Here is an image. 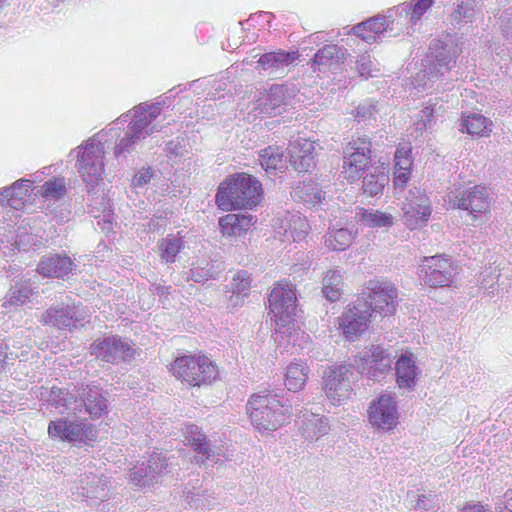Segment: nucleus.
Listing matches in <instances>:
<instances>
[{
	"instance_id": "f257e3e1",
	"label": "nucleus",
	"mask_w": 512,
	"mask_h": 512,
	"mask_svg": "<svg viewBox=\"0 0 512 512\" xmlns=\"http://www.w3.org/2000/svg\"><path fill=\"white\" fill-rule=\"evenodd\" d=\"M430 50L431 56L427 58V64L412 80V85L418 92L432 89L435 82L443 79L445 74L450 72L462 47L458 39L446 36L442 40H434Z\"/></svg>"
},
{
	"instance_id": "f03ea898",
	"label": "nucleus",
	"mask_w": 512,
	"mask_h": 512,
	"mask_svg": "<svg viewBox=\"0 0 512 512\" xmlns=\"http://www.w3.org/2000/svg\"><path fill=\"white\" fill-rule=\"evenodd\" d=\"M262 198L261 183L251 175L239 173L221 183L216 203L223 211L253 208Z\"/></svg>"
},
{
	"instance_id": "7ed1b4c3",
	"label": "nucleus",
	"mask_w": 512,
	"mask_h": 512,
	"mask_svg": "<svg viewBox=\"0 0 512 512\" xmlns=\"http://www.w3.org/2000/svg\"><path fill=\"white\" fill-rule=\"evenodd\" d=\"M247 411L252 425L261 433L276 431L292 415V407L271 392L252 395L247 403Z\"/></svg>"
},
{
	"instance_id": "20e7f679",
	"label": "nucleus",
	"mask_w": 512,
	"mask_h": 512,
	"mask_svg": "<svg viewBox=\"0 0 512 512\" xmlns=\"http://www.w3.org/2000/svg\"><path fill=\"white\" fill-rule=\"evenodd\" d=\"M105 133H97L77 147L76 168L87 187L103 179L106 154Z\"/></svg>"
},
{
	"instance_id": "39448f33",
	"label": "nucleus",
	"mask_w": 512,
	"mask_h": 512,
	"mask_svg": "<svg viewBox=\"0 0 512 512\" xmlns=\"http://www.w3.org/2000/svg\"><path fill=\"white\" fill-rule=\"evenodd\" d=\"M170 371L181 382L192 387L210 385L218 379L219 369L205 355H183L171 364Z\"/></svg>"
},
{
	"instance_id": "423d86ee",
	"label": "nucleus",
	"mask_w": 512,
	"mask_h": 512,
	"mask_svg": "<svg viewBox=\"0 0 512 512\" xmlns=\"http://www.w3.org/2000/svg\"><path fill=\"white\" fill-rule=\"evenodd\" d=\"M297 297L293 284L279 281L269 295V310L279 329L291 323L297 311Z\"/></svg>"
},
{
	"instance_id": "0eeeda50",
	"label": "nucleus",
	"mask_w": 512,
	"mask_h": 512,
	"mask_svg": "<svg viewBox=\"0 0 512 512\" xmlns=\"http://www.w3.org/2000/svg\"><path fill=\"white\" fill-rule=\"evenodd\" d=\"M48 435L53 440L88 444L96 440L97 430L86 420L64 417L50 421Z\"/></svg>"
},
{
	"instance_id": "6e6552de",
	"label": "nucleus",
	"mask_w": 512,
	"mask_h": 512,
	"mask_svg": "<svg viewBox=\"0 0 512 512\" xmlns=\"http://www.w3.org/2000/svg\"><path fill=\"white\" fill-rule=\"evenodd\" d=\"M449 203L453 208H459L468 212L473 225L478 220L486 217L490 210V198L486 187L475 185L461 193L451 192Z\"/></svg>"
},
{
	"instance_id": "1a4fd4ad",
	"label": "nucleus",
	"mask_w": 512,
	"mask_h": 512,
	"mask_svg": "<svg viewBox=\"0 0 512 512\" xmlns=\"http://www.w3.org/2000/svg\"><path fill=\"white\" fill-rule=\"evenodd\" d=\"M90 353L97 359L116 364L134 357L135 348L132 343L117 335H104L90 345Z\"/></svg>"
},
{
	"instance_id": "9d476101",
	"label": "nucleus",
	"mask_w": 512,
	"mask_h": 512,
	"mask_svg": "<svg viewBox=\"0 0 512 512\" xmlns=\"http://www.w3.org/2000/svg\"><path fill=\"white\" fill-rule=\"evenodd\" d=\"M393 355L380 346H372L355 357V365L361 374L372 381L385 378L391 369Z\"/></svg>"
},
{
	"instance_id": "9b49d317",
	"label": "nucleus",
	"mask_w": 512,
	"mask_h": 512,
	"mask_svg": "<svg viewBox=\"0 0 512 512\" xmlns=\"http://www.w3.org/2000/svg\"><path fill=\"white\" fill-rule=\"evenodd\" d=\"M371 307L364 296H361L348 305L338 318L339 328L348 340H355L367 329L371 318Z\"/></svg>"
},
{
	"instance_id": "f8f14e48",
	"label": "nucleus",
	"mask_w": 512,
	"mask_h": 512,
	"mask_svg": "<svg viewBox=\"0 0 512 512\" xmlns=\"http://www.w3.org/2000/svg\"><path fill=\"white\" fill-rule=\"evenodd\" d=\"M456 274L452 260L440 255L424 257L420 265V276L430 287L450 286Z\"/></svg>"
},
{
	"instance_id": "ddd939ff",
	"label": "nucleus",
	"mask_w": 512,
	"mask_h": 512,
	"mask_svg": "<svg viewBox=\"0 0 512 512\" xmlns=\"http://www.w3.org/2000/svg\"><path fill=\"white\" fill-rule=\"evenodd\" d=\"M353 370L347 365H338L325 372L324 392L333 405L347 400L352 393Z\"/></svg>"
},
{
	"instance_id": "4468645a",
	"label": "nucleus",
	"mask_w": 512,
	"mask_h": 512,
	"mask_svg": "<svg viewBox=\"0 0 512 512\" xmlns=\"http://www.w3.org/2000/svg\"><path fill=\"white\" fill-rule=\"evenodd\" d=\"M367 414L372 427L383 431L393 430L399 420L398 406L394 395L383 393L371 401Z\"/></svg>"
},
{
	"instance_id": "2eb2a0df",
	"label": "nucleus",
	"mask_w": 512,
	"mask_h": 512,
	"mask_svg": "<svg viewBox=\"0 0 512 512\" xmlns=\"http://www.w3.org/2000/svg\"><path fill=\"white\" fill-rule=\"evenodd\" d=\"M370 153L371 143L365 136L353 139L348 143L342 170L347 181L352 183L361 177V172L369 163Z\"/></svg>"
},
{
	"instance_id": "dca6fc26",
	"label": "nucleus",
	"mask_w": 512,
	"mask_h": 512,
	"mask_svg": "<svg viewBox=\"0 0 512 512\" xmlns=\"http://www.w3.org/2000/svg\"><path fill=\"white\" fill-rule=\"evenodd\" d=\"M395 16L393 8L389 9L386 15H377L355 25L351 32L368 44L386 37L396 36L397 33H394Z\"/></svg>"
},
{
	"instance_id": "f3484780",
	"label": "nucleus",
	"mask_w": 512,
	"mask_h": 512,
	"mask_svg": "<svg viewBox=\"0 0 512 512\" xmlns=\"http://www.w3.org/2000/svg\"><path fill=\"white\" fill-rule=\"evenodd\" d=\"M402 210L403 221L411 230L425 225L432 211L428 196L419 188L409 190Z\"/></svg>"
},
{
	"instance_id": "a211bd4d",
	"label": "nucleus",
	"mask_w": 512,
	"mask_h": 512,
	"mask_svg": "<svg viewBox=\"0 0 512 512\" xmlns=\"http://www.w3.org/2000/svg\"><path fill=\"white\" fill-rule=\"evenodd\" d=\"M367 297H364L368 304H371V316L379 313L384 316L394 313L397 299L396 287L388 281L370 280L367 283Z\"/></svg>"
},
{
	"instance_id": "6ab92c4d",
	"label": "nucleus",
	"mask_w": 512,
	"mask_h": 512,
	"mask_svg": "<svg viewBox=\"0 0 512 512\" xmlns=\"http://www.w3.org/2000/svg\"><path fill=\"white\" fill-rule=\"evenodd\" d=\"M298 90L294 85L274 84L259 101L261 111L270 116H276L294 104Z\"/></svg>"
},
{
	"instance_id": "aec40b11",
	"label": "nucleus",
	"mask_w": 512,
	"mask_h": 512,
	"mask_svg": "<svg viewBox=\"0 0 512 512\" xmlns=\"http://www.w3.org/2000/svg\"><path fill=\"white\" fill-rule=\"evenodd\" d=\"M163 104V102H144L133 108V119L130 125L136 130L137 137L146 138L162 128L156 120L161 115Z\"/></svg>"
},
{
	"instance_id": "412c9836",
	"label": "nucleus",
	"mask_w": 512,
	"mask_h": 512,
	"mask_svg": "<svg viewBox=\"0 0 512 512\" xmlns=\"http://www.w3.org/2000/svg\"><path fill=\"white\" fill-rule=\"evenodd\" d=\"M298 52H286L283 50L263 54L258 60L260 68L267 76L282 78L288 74L290 68L298 60Z\"/></svg>"
},
{
	"instance_id": "4be33fe9",
	"label": "nucleus",
	"mask_w": 512,
	"mask_h": 512,
	"mask_svg": "<svg viewBox=\"0 0 512 512\" xmlns=\"http://www.w3.org/2000/svg\"><path fill=\"white\" fill-rule=\"evenodd\" d=\"M310 229L307 219L299 212H287L275 225L276 234L282 242H301Z\"/></svg>"
},
{
	"instance_id": "5701e85b",
	"label": "nucleus",
	"mask_w": 512,
	"mask_h": 512,
	"mask_svg": "<svg viewBox=\"0 0 512 512\" xmlns=\"http://www.w3.org/2000/svg\"><path fill=\"white\" fill-rule=\"evenodd\" d=\"M73 489L90 500L104 501L109 497L110 480L101 473L86 472L79 477Z\"/></svg>"
},
{
	"instance_id": "b1692460",
	"label": "nucleus",
	"mask_w": 512,
	"mask_h": 512,
	"mask_svg": "<svg viewBox=\"0 0 512 512\" xmlns=\"http://www.w3.org/2000/svg\"><path fill=\"white\" fill-rule=\"evenodd\" d=\"M40 400L55 408L60 414L77 415L81 413V402H78L77 394L62 388L44 389L40 394Z\"/></svg>"
},
{
	"instance_id": "393cba45",
	"label": "nucleus",
	"mask_w": 512,
	"mask_h": 512,
	"mask_svg": "<svg viewBox=\"0 0 512 512\" xmlns=\"http://www.w3.org/2000/svg\"><path fill=\"white\" fill-rule=\"evenodd\" d=\"M185 439L188 444L197 453L196 460L205 464L209 461L218 463L221 450L218 447H211L207 442L205 435L200 431L198 426L189 424L184 431Z\"/></svg>"
},
{
	"instance_id": "a878e982",
	"label": "nucleus",
	"mask_w": 512,
	"mask_h": 512,
	"mask_svg": "<svg viewBox=\"0 0 512 512\" xmlns=\"http://www.w3.org/2000/svg\"><path fill=\"white\" fill-rule=\"evenodd\" d=\"M315 147L312 141L299 138L290 143L288 153L290 162L300 172L308 171L314 166Z\"/></svg>"
},
{
	"instance_id": "bb28decb",
	"label": "nucleus",
	"mask_w": 512,
	"mask_h": 512,
	"mask_svg": "<svg viewBox=\"0 0 512 512\" xmlns=\"http://www.w3.org/2000/svg\"><path fill=\"white\" fill-rule=\"evenodd\" d=\"M347 60L346 50L335 45H325L314 56V65L320 72L331 71L337 73L341 65Z\"/></svg>"
},
{
	"instance_id": "cd10ccee",
	"label": "nucleus",
	"mask_w": 512,
	"mask_h": 512,
	"mask_svg": "<svg viewBox=\"0 0 512 512\" xmlns=\"http://www.w3.org/2000/svg\"><path fill=\"white\" fill-rule=\"evenodd\" d=\"M418 373V367L411 353L402 354L395 363L396 383L401 390L413 391Z\"/></svg>"
},
{
	"instance_id": "c85d7f7f",
	"label": "nucleus",
	"mask_w": 512,
	"mask_h": 512,
	"mask_svg": "<svg viewBox=\"0 0 512 512\" xmlns=\"http://www.w3.org/2000/svg\"><path fill=\"white\" fill-rule=\"evenodd\" d=\"M78 402H81V409L93 419L101 417L107 409V401L102 395L101 389L97 386L81 387L77 390Z\"/></svg>"
},
{
	"instance_id": "c756f323",
	"label": "nucleus",
	"mask_w": 512,
	"mask_h": 512,
	"mask_svg": "<svg viewBox=\"0 0 512 512\" xmlns=\"http://www.w3.org/2000/svg\"><path fill=\"white\" fill-rule=\"evenodd\" d=\"M505 268H500L499 265H490L486 267L481 274L480 288L483 289L484 293L488 296L493 297L500 292H508L510 287L509 283H506L504 279H508V275L504 274Z\"/></svg>"
},
{
	"instance_id": "7c9ffc66",
	"label": "nucleus",
	"mask_w": 512,
	"mask_h": 512,
	"mask_svg": "<svg viewBox=\"0 0 512 512\" xmlns=\"http://www.w3.org/2000/svg\"><path fill=\"white\" fill-rule=\"evenodd\" d=\"M75 269L71 258L62 255L46 256L38 264L37 271L46 277L64 278Z\"/></svg>"
},
{
	"instance_id": "2f4dec72",
	"label": "nucleus",
	"mask_w": 512,
	"mask_h": 512,
	"mask_svg": "<svg viewBox=\"0 0 512 512\" xmlns=\"http://www.w3.org/2000/svg\"><path fill=\"white\" fill-rule=\"evenodd\" d=\"M301 435L308 441H317L330 430L327 418L312 412H301Z\"/></svg>"
},
{
	"instance_id": "473e14b6",
	"label": "nucleus",
	"mask_w": 512,
	"mask_h": 512,
	"mask_svg": "<svg viewBox=\"0 0 512 512\" xmlns=\"http://www.w3.org/2000/svg\"><path fill=\"white\" fill-rule=\"evenodd\" d=\"M34 179L22 178L15 181L10 187L5 188L0 195V202L13 209H21L30 194Z\"/></svg>"
},
{
	"instance_id": "72a5a7b5",
	"label": "nucleus",
	"mask_w": 512,
	"mask_h": 512,
	"mask_svg": "<svg viewBox=\"0 0 512 512\" xmlns=\"http://www.w3.org/2000/svg\"><path fill=\"white\" fill-rule=\"evenodd\" d=\"M255 223L250 214H227L219 219V226L224 236H241Z\"/></svg>"
},
{
	"instance_id": "f704fd0d",
	"label": "nucleus",
	"mask_w": 512,
	"mask_h": 512,
	"mask_svg": "<svg viewBox=\"0 0 512 512\" xmlns=\"http://www.w3.org/2000/svg\"><path fill=\"white\" fill-rule=\"evenodd\" d=\"M357 231L352 229L337 227L333 225L329 227L327 233L324 235V245L332 251H344L351 246Z\"/></svg>"
},
{
	"instance_id": "c9c22d12",
	"label": "nucleus",
	"mask_w": 512,
	"mask_h": 512,
	"mask_svg": "<svg viewBox=\"0 0 512 512\" xmlns=\"http://www.w3.org/2000/svg\"><path fill=\"white\" fill-rule=\"evenodd\" d=\"M434 2L435 0H413L400 3L393 10L396 16L407 20L412 25H416Z\"/></svg>"
},
{
	"instance_id": "e433bc0d",
	"label": "nucleus",
	"mask_w": 512,
	"mask_h": 512,
	"mask_svg": "<svg viewBox=\"0 0 512 512\" xmlns=\"http://www.w3.org/2000/svg\"><path fill=\"white\" fill-rule=\"evenodd\" d=\"M309 367L302 361H293L287 365L284 372V384L289 391L298 392L305 386Z\"/></svg>"
},
{
	"instance_id": "4c0bfd02",
	"label": "nucleus",
	"mask_w": 512,
	"mask_h": 512,
	"mask_svg": "<svg viewBox=\"0 0 512 512\" xmlns=\"http://www.w3.org/2000/svg\"><path fill=\"white\" fill-rule=\"evenodd\" d=\"M291 196L294 200L303 202L309 206L322 204L324 200L320 186L313 181L307 180L296 185L291 192Z\"/></svg>"
},
{
	"instance_id": "58836bf2",
	"label": "nucleus",
	"mask_w": 512,
	"mask_h": 512,
	"mask_svg": "<svg viewBox=\"0 0 512 512\" xmlns=\"http://www.w3.org/2000/svg\"><path fill=\"white\" fill-rule=\"evenodd\" d=\"M492 121L479 113H471L461 120V131H466L471 136L486 137L492 131Z\"/></svg>"
},
{
	"instance_id": "ea45409f",
	"label": "nucleus",
	"mask_w": 512,
	"mask_h": 512,
	"mask_svg": "<svg viewBox=\"0 0 512 512\" xmlns=\"http://www.w3.org/2000/svg\"><path fill=\"white\" fill-rule=\"evenodd\" d=\"M259 162L267 174L282 170L286 166L284 154L279 146H268L259 151Z\"/></svg>"
},
{
	"instance_id": "a19ab883",
	"label": "nucleus",
	"mask_w": 512,
	"mask_h": 512,
	"mask_svg": "<svg viewBox=\"0 0 512 512\" xmlns=\"http://www.w3.org/2000/svg\"><path fill=\"white\" fill-rule=\"evenodd\" d=\"M357 220L369 228H389L394 223L391 214L373 209H360L356 213Z\"/></svg>"
},
{
	"instance_id": "79ce46f5",
	"label": "nucleus",
	"mask_w": 512,
	"mask_h": 512,
	"mask_svg": "<svg viewBox=\"0 0 512 512\" xmlns=\"http://www.w3.org/2000/svg\"><path fill=\"white\" fill-rule=\"evenodd\" d=\"M478 13L479 8L475 0L461 1L451 14L453 25L461 28L468 23H472Z\"/></svg>"
},
{
	"instance_id": "37998d69",
	"label": "nucleus",
	"mask_w": 512,
	"mask_h": 512,
	"mask_svg": "<svg viewBox=\"0 0 512 512\" xmlns=\"http://www.w3.org/2000/svg\"><path fill=\"white\" fill-rule=\"evenodd\" d=\"M44 323L60 329H72L73 316L70 315V305L54 306L48 309L43 317Z\"/></svg>"
},
{
	"instance_id": "c03bdc74",
	"label": "nucleus",
	"mask_w": 512,
	"mask_h": 512,
	"mask_svg": "<svg viewBox=\"0 0 512 512\" xmlns=\"http://www.w3.org/2000/svg\"><path fill=\"white\" fill-rule=\"evenodd\" d=\"M343 276L340 270H328L323 277L322 293L331 301H337L342 293Z\"/></svg>"
},
{
	"instance_id": "a18cd8bd",
	"label": "nucleus",
	"mask_w": 512,
	"mask_h": 512,
	"mask_svg": "<svg viewBox=\"0 0 512 512\" xmlns=\"http://www.w3.org/2000/svg\"><path fill=\"white\" fill-rule=\"evenodd\" d=\"M159 247L161 259L165 263H173L176 261V257L184 245L180 236L169 234L166 238L162 239Z\"/></svg>"
},
{
	"instance_id": "49530a36",
	"label": "nucleus",
	"mask_w": 512,
	"mask_h": 512,
	"mask_svg": "<svg viewBox=\"0 0 512 512\" xmlns=\"http://www.w3.org/2000/svg\"><path fill=\"white\" fill-rule=\"evenodd\" d=\"M31 295V288L26 283H17L15 286L11 287L9 290L5 300L2 303V312L8 311L11 307H18L24 304Z\"/></svg>"
},
{
	"instance_id": "de8ad7c7",
	"label": "nucleus",
	"mask_w": 512,
	"mask_h": 512,
	"mask_svg": "<svg viewBox=\"0 0 512 512\" xmlns=\"http://www.w3.org/2000/svg\"><path fill=\"white\" fill-rule=\"evenodd\" d=\"M220 270V264L211 263L203 259L192 264L191 278L194 282H205L210 278H215Z\"/></svg>"
},
{
	"instance_id": "09e8293b",
	"label": "nucleus",
	"mask_w": 512,
	"mask_h": 512,
	"mask_svg": "<svg viewBox=\"0 0 512 512\" xmlns=\"http://www.w3.org/2000/svg\"><path fill=\"white\" fill-rule=\"evenodd\" d=\"M389 177L384 171L367 173L363 179V191L369 196H376L382 193Z\"/></svg>"
},
{
	"instance_id": "8fccbe9b",
	"label": "nucleus",
	"mask_w": 512,
	"mask_h": 512,
	"mask_svg": "<svg viewBox=\"0 0 512 512\" xmlns=\"http://www.w3.org/2000/svg\"><path fill=\"white\" fill-rule=\"evenodd\" d=\"M66 192V181L64 177H56L46 181L38 190L46 200H57L64 196Z\"/></svg>"
},
{
	"instance_id": "3c124183",
	"label": "nucleus",
	"mask_w": 512,
	"mask_h": 512,
	"mask_svg": "<svg viewBox=\"0 0 512 512\" xmlns=\"http://www.w3.org/2000/svg\"><path fill=\"white\" fill-rule=\"evenodd\" d=\"M135 131L136 130L129 124L124 137L120 139L119 143H117L114 148L115 157L118 158L121 155L131 152L139 141L145 139V137H137Z\"/></svg>"
},
{
	"instance_id": "603ef678",
	"label": "nucleus",
	"mask_w": 512,
	"mask_h": 512,
	"mask_svg": "<svg viewBox=\"0 0 512 512\" xmlns=\"http://www.w3.org/2000/svg\"><path fill=\"white\" fill-rule=\"evenodd\" d=\"M130 479L132 483L138 487H146L153 484V476L148 470L145 461H142L132 468Z\"/></svg>"
},
{
	"instance_id": "864d4df0",
	"label": "nucleus",
	"mask_w": 512,
	"mask_h": 512,
	"mask_svg": "<svg viewBox=\"0 0 512 512\" xmlns=\"http://www.w3.org/2000/svg\"><path fill=\"white\" fill-rule=\"evenodd\" d=\"M251 287L250 275L247 271L237 272L231 282L232 294L237 297H245Z\"/></svg>"
},
{
	"instance_id": "5fc2aeb1",
	"label": "nucleus",
	"mask_w": 512,
	"mask_h": 512,
	"mask_svg": "<svg viewBox=\"0 0 512 512\" xmlns=\"http://www.w3.org/2000/svg\"><path fill=\"white\" fill-rule=\"evenodd\" d=\"M378 65L368 53L360 55L356 61V69L359 75L366 79L376 75L375 73L379 71Z\"/></svg>"
},
{
	"instance_id": "6e6d98bb",
	"label": "nucleus",
	"mask_w": 512,
	"mask_h": 512,
	"mask_svg": "<svg viewBox=\"0 0 512 512\" xmlns=\"http://www.w3.org/2000/svg\"><path fill=\"white\" fill-rule=\"evenodd\" d=\"M148 470L153 476V483L157 482L163 471L167 468L168 464L162 453L154 452L150 455L149 459L145 461Z\"/></svg>"
},
{
	"instance_id": "4d7b16f0",
	"label": "nucleus",
	"mask_w": 512,
	"mask_h": 512,
	"mask_svg": "<svg viewBox=\"0 0 512 512\" xmlns=\"http://www.w3.org/2000/svg\"><path fill=\"white\" fill-rule=\"evenodd\" d=\"M377 113V102L374 100H366L358 105L355 117L358 119V121L366 122L375 120Z\"/></svg>"
},
{
	"instance_id": "13d9d810",
	"label": "nucleus",
	"mask_w": 512,
	"mask_h": 512,
	"mask_svg": "<svg viewBox=\"0 0 512 512\" xmlns=\"http://www.w3.org/2000/svg\"><path fill=\"white\" fill-rule=\"evenodd\" d=\"M438 499H436V495L429 494H421L418 497L416 504V511L420 512H436L438 508L437 504Z\"/></svg>"
},
{
	"instance_id": "bf43d9fd",
	"label": "nucleus",
	"mask_w": 512,
	"mask_h": 512,
	"mask_svg": "<svg viewBox=\"0 0 512 512\" xmlns=\"http://www.w3.org/2000/svg\"><path fill=\"white\" fill-rule=\"evenodd\" d=\"M410 150L404 147L398 148L395 152V170L410 171L412 161L409 155Z\"/></svg>"
},
{
	"instance_id": "052dcab7",
	"label": "nucleus",
	"mask_w": 512,
	"mask_h": 512,
	"mask_svg": "<svg viewBox=\"0 0 512 512\" xmlns=\"http://www.w3.org/2000/svg\"><path fill=\"white\" fill-rule=\"evenodd\" d=\"M442 107L435 105H428L425 106L424 109L421 111V119L420 122L417 124V129L427 128L433 121L434 117L439 114Z\"/></svg>"
},
{
	"instance_id": "680f3d73",
	"label": "nucleus",
	"mask_w": 512,
	"mask_h": 512,
	"mask_svg": "<svg viewBox=\"0 0 512 512\" xmlns=\"http://www.w3.org/2000/svg\"><path fill=\"white\" fill-rule=\"evenodd\" d=\"M154 176V170L151 167L142 168L132 179V186L135 189L143 188Z\"/></svg>"
},
{
	"instance_id": "e2e57ef3",
	"label": "nucleus",
	"mask_w": 512,
	"mask_h": 512,
	"mask_svg": "<svg viewBox=\"0 0 512 512\" xmlns=\"http://www.w3.org/2000/svg\"><path fill=\"white\" fill-rule=\"evenodd\" d=\"M166 151L169 154L170 158H178L184 157L187 153L185 145L179 139H173L169 141L166 145Z\"/></svg>"
},
{
	"instance_id": "0e129e2a",
	"label": "nucleus",
	"mask_w": 512,
	"mask_h": 512,
	"mask_svg": "<svg viewBox=\"0 0 512 512\" xmlns=\"http://www.w3.org/2000/svg\"><path fill=\"white\" fill-rule=\"evenodd\" d=\"M70 315L73 316V325L72 328L77 327V323L85 321L89 315L86 309L82 305H72L70 306Z\"/></svg>"
},
{
	"instance_id": "69168bd1",
	"label": "nucleus",
	"mask_w": 512,
	"mask_h": 512,
	"mask_svg": "<svg viewBox=\"0 0 512 512\" xmlns=\"http://www.w3.org/2000/svg\"><path fill=\"white\" fill-rule=\"evenodd\" d=\"M498 512H512V489L507 490L502 499L496 503Z\"/></svg>"
},
{
	"instance_id": "338daca9",
	"label": "nucleus",
	"mask_w": 512,
	"mask_h": 512,
	"mask_svg": "<svg viewBox=\"0 0 512 512\" xmlns=\"http://www.w3.org/2000/svg\"><path fill=\"white\" fill-rule=\"evenodd\" d=\"M410 171L395 170L394 184L396 189H403L409 179Z\"/></svg>"
},
{
	"instance_id": "774afa93",
	"label": "nucleus",
	"mask_w": 512,
	"mask_h": 512,
	"mask_svg": "<svg viewBox=\"0 0 512 512\" xmlns=\"http://www.w3.org/2000/svg\"><path fill=\"white\" fill-rule=\"evenodd\" d=\"M508 13L504 12L500 17L501 27L503 33L506 35V37L512 38V23L511 26L509 25L510 19L508 18Z\"/></svg>"
}]
</instances>
